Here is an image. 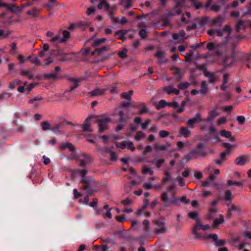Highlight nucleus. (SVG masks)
Segmentation results:
<instances>
[{"mask_svg":"<svg viewBox=\"0 0 251 251\" xmlns=\"http://www.w3.org/2000/svg\"><path fill=\"white\" fill-rule=\"evenodd\" d=\"M110 122V118L106 115H101L98 117L96 122L98 124L99 131L100 132H103L107 129L108 124Z\"/></svg>","mask_w":251,"mask_h":251,"instance_id":"obj_1","label":"nucleus"},{"mask_svg":"<svg viewBox=\"0 0 251 251\" xmlns=\"http://www.w3.org/2000/svg\"><path fill=\"white\" fill-rule=\"evenodd\" d=\"M63 37H61L59 35H56L52 39L49 41L51 43H63L65 42L70 37V32L68 31L64 30L63 31Z\"/></svg>","mask_w":251,"mask_h":251,"instance_id":"obj_2","label":"nucleus"},{"mask_svg":"<svg viewBox=\"0 0 251 251\" xmlns=\"http://www.w3.org/2000/svg\"><path fill=\"white\" fill-rule=\"evenodd\" d=\"M116 146L118 148L124 149L127 148L131 151H134L135 148L133 146V143L131 141H123L121 142H116Z\"/></svg>","mask_w":251,"mask_h":251,"instance_id":"obj_3","label":"nucleus"},{"mask_svg":"<svg viewBox=\"0 0 251 251\" xmlns=\"http://www.w3.org/2000/svg\"><path fill=\"white\" fill-rule=\"evenodd\" d=\"M210 228V226L209 225H203L200 223L197 224L194 227L193 229V233L196 235V238H199L201 237L200 234L198 232V231L200 229L206 230L209 229Z\"/></svg>","mask_w":251,"mask_h":251,"instance_id":"obj_4","label":"nucleus"},{"mask_svg":"<svg viewBox=\"0 0 251 251\" xmlns=\"http://www.w3.org/2000/svg\"><path fill=\"white\" fill-rule=\"evenodd\" d=\"M79 160L80 165L83 167L91 163L93 161V158L90 155L82 154L79 156Z\"/></svg>","mask_w":251,"mask_h":251,"instance_id":"obj_5","label":"nucleus"},{"mask_svg":"<svg viewBox=\"0 0 251 251\" xmlns=\"http://www.w3.org/2000/svg\"><path fill=\"white\" fill-rule=\"evenodd\" d=\"M77 173L79 174L83 178L81 180V182L85 184V185L82 187L83 190H86L89 188L90 181L87 180L84 176L87 173V171L86 169H83L82 170L77 171Z\"/></svg>","mask_w":251,"mask_h":251,"instance_id":"obj_6","label":"nucleus"},{"mask_svg":"<svg viewBox=\"0 0 251 251\" xmlns=\"http://www.w3.org/2000/svg\"><path fill=\"white\" fill-rule=\"evenodd\" d=\"M225 20V17L222 16H219L216 18L210 20L208 24L210 26H213L215 25H217L219 26H221L222 24L223 21Z\"/></svg>","mask_w":251,"mask_h":251,"instance_id":"obj_7","label":"nucleus"},{"mask_svg":"<svg viewBox=\"0 0 251 251\" xmlns=\"http://www.w3.org/2000/svg\"><path fill=\"white\" fill-rule=\"evenodd\" d=\"M108 50V47L103 46L101 48L96 49L94 51L91 52V54L92 55L103 57L105 54V52L107 51Z\"/></svg>","mask_w":251,"mask_h":251,"instance_id":"obj_8","label":"nucleus"},{"mask_svg":"<svg viewBox=\"0 0 251 251\" xmlns=\"http://www.w3.org/2000/svg\"><path fill=\"white\" fill-rule=\"evenodd\" d=\"M227 206H228V208L227 211V217L228 218H230L232 215V212L235 211L237 213H240L241 211V208L240 207L235 205L234 204L229 205V204H227Z\"/></svg>","mask_w":251,"mask_h":251,"instance_id":"obj_9","label":"nucleus"},{"mask_svg":"<svg viewBox=\"0 0 251 251\" xmlns=\"http://www.w3.org/2000/svg\"><path fill=\"white\" fill-rule=\"evenodd\" d=\"M118 115L119 116V121L121 123L119 124L116 128L115 130L117 132L123 129L126 123V120L124 118V113L123 111H120Z\"/></svg>","mask_w":251,"mask_h":251,"instance_id":"obj_10","label":"nucleus"},{"mask_svg":"<svg viewBox=\"0 0 251 251\" xmlns=\"http://www.w3.org/2000/svg\"><path fill=\"white\" fill-rule=\"evenodd\" d=\"M201 114L199 113H198L196 115V116L191 119H189L187 122V125L189 126L190 127L193 128L194 127V125L201 121Z\"/></svg>","mask_w":251,"mask_h":251,"instance_id":"obj_11","label":"nucleus"},{"mask_svg":"<svg viewBox=\"0 0 251 251\" xmlns=\"http://www.w3.org/2000/svg\"><path fill=\"white\" fill-rule=\"evenodd\" d=\"M247 25L251 26V22L249 21L243 22L240 20H238L235 26L236 31L239 32L241 29L244 28Z\"/></svg>","mask_w":251,"mask_h":251,"instance_id":"obj_12","label":"nucleus"},{"mask_svg":"<svg viewBox=\"0 0 251 251\" xmlns=\"http://www.w3.org/2000/svg\"><path fill=\"white\" fill-rule=\"evenodd\" d=\"M163 90L168 94L173 93L176 95H178L179 94V90L175 89L173 85L164 87Z\"/></svg>","mask_w":251,"mask_h":251,"instance_id":"obj_13","label":"nucleus"},{"mask_svg":"<svg viewBox=\"0 0 251 251\" xmlns=\"http://www.w3.org/2000/svg\"><path fill=\"white\" fill-rule=\"evenodd\" d=\"M249 161L248 157L246 155L239 156L235 160V163L238 165H243Z\"/></svg>","mask_w":251,"mask_h":251,"instance_id":"obj_14","label":"nucleus"},{"mask_svg":"<svg viewBox=\"0 0 251 251\" xmlns=\"http://www.w3.org/2000/svg\"><path fill=\"white\" fill-rule=\"evenodd\" d=\"M106 90L104 89H96L88 93L89 96H98L105 94Z\"/></svg>","mask_w":251,"mask_h":251,"instance_id":"obj_15","label":"nucleus"},{"mask_svg":"<svg viewBox=\"0 0 251 251\" xmlns=\"http://www.w3.org/2000/svg\"><path fill=\"white\" fill-rule=\"evenodd\" d=\"M199 153L198 151H193L184 156V159L188 161L191 159H195L198 157Z\"/></svg>","mask_w":251,"mask_h":251,"instance_id":"obj_16","label":"nucleus"},{"mask_svg":"<svg viewBox=\"0 0 251 251\" xmlns=\"http://www.w3.org/2000/svg\"><path fill=\"white\" fill-rule=\"evenodd\" d=\"M156 224L157 227L155 230L156 233H163L166 231L165 224L163 223L160 222H156Z\"/></svg>","mask_w":251,"mask_h":251,"instance_id":"obj_17","label":"nucleus"},{"mask_svg":"<svg viewBox=\"0 0 251 251\" xmlns=\"http://www.w3.org/2000/svg\"><path fill=\"white\" fill-rule=\"evenodd\" d=\"M220 135L223 137L228 138L230 141L233 142L235 140V137L232 135L230 131L222 130L220 131Z\"/></svg>","mask_w":251,"mask_h":251,"instance_id":"obj_18","label":"nucleus"},{"mask_svg":"<svg viewBox=\"0 0 251 251\" xmlns=\"http://www.w3.org/2000/svg\"><path fill=\"white\" fill-rule=\"evenodd\" d=\"M148 202V199L145 200V201H144V205L143 208L139 209L137 211V212H136L137 215H140L141 214H144V215H145V216L146 217H149L150 216V215H151L150 212H144V209H146V207H147Z\"/></svg>","mask_w":251,"mask_h":251,"instance_id":"obj_19","label":"nucleus"},{"mask_svg":"<svg viewBox=\"0 0 251 251\" xmlns=\"http://www.w3.org/2000/svg\"><path fill=\"white\" fill-rule=\"evenodd\" d=\"M219 115V112L218 111V107L211 110L209 112L208 116L207 118V121H210L215 117H217Z\"/></svg>","mask_w":251,"mask_h":251,"instance_id":"obj_20","label":"nucleus"},{"mask_svg":"<svg viewBox=\"0 0 251 251\" xmlns=\"http://www.w3.org/2000/svg\"><path fill=\"white\" fill-rule=\"evenodd\" d=\"M20 75L26 77L29 80L34 79V75L31 71L29 70H23L20 72Z\"/></svg>","mask_w":251,"mask_h":251,"instance_id":"obj_21","label":"nucleus"},{"mask_svg":"<svg viewBox=\"0 0 251 251\" xmlns=\"http://www.w3.org/2000/svg\"><path fill=\"white\" fill-rule=\"evenodd\" d=\"M109 7L106 0H100L98 5V9L100 10L104 8L105 11H108L109 9Z\"/></svg>","mask_w":251,"mask_h":251,"instance_id":"obj_22","label":"nucleus"},{"mask_svg":"<svg viewBox=\"0 0 251 251\" xmlns=\"http://www.w3.org/2000/svg\"><path fill=\"white\" fill-rule=\"evenodd\" d=\"M235 54L233 52L230 56L226 57L224 60V63L226 66L234 64L235 62Z\"/></svg>","mask_w":251,"mask_h":251,"instance_id":"obj_23","label":"nucleus"},{"mask_svg":"<svg viewBox=\"0 0 251 251\" xmlns=\"http://www.w3.org/2000/svg\"><path fill=\"white\" fill-rule=\"evenodd\" d=\"M60 148L62 150H65L66 149H68V150L72 152L75 151V147L71 143L69 142L63 143L60 145Z\"/></svg>","mask_w":251,"mask_h":251,"instance_id":"obj_24","label":"nucleus"},{"mask_svg":"<svg viewBox=\"0 0 251 251\" xmlns=\"http://www.w3.org/2000/svg\"><path fill=\"white\" fill-rule=\"evenodd\" d=\"M91 119V117H88L85 121L84 124L83 125V130L85 132H90L92 129L90 126V121Z\"/></svg>","mask_w":251,"mask_h":251,"instance_id":"obj_25","label":"nucleus"},{"mask_svg":"<svg viewBox=\"0 0 251 251\" xmlns=\"http://www.w3.org/2000/svg\"><path fill=\"white\" fill-rule=\"evenodd\" d=\"M69 80L70 82L72 83V85L70 87V92L73 91L75 89L77 88L78 86V82H79L80 80L79 79H76L74 78H69Z\"/></svg>","mask_w":251,"mask_h":251,"instance_id":"obj_26","label":"nucleus"},{"mask_svg":"<svg viewBox=\"0 0 251 251\" xmlns=\"http://www.w3.org/2000/svg\"><path fill=\"white\" fill-rule=\"evenodd\" d=\"M185 35V32L184 31H181L179 33H176L173 34V38L175 40L183 41L185 39L184 38Z\"/></svg>","mask_w":251,"mask_h":251,"instance_id":"obj_27","label":"nucleus"},{"mask_svg":"<svg viewBox=\"0 0 251 251\" xmlns=\"http://www.w3.org/2000/svg\"><path fill=\"white\" fill-rule=\"evenodd\" d=\"M8 10L12 12H21V8L19 7L16 6L14 4H7L5 7Z\"/></svg>","mask_w":251,"mask_h":251,"instance_id":"obj_28","label":"nucleus"},{"mask_svg":"<svg viewBox=\"0 0 251 251\" xmlns=\"http://www.w3.org/2000/svg\"><path fill=\"white\" fill-rule=\"evenodd\" d=\"M142 173L144 175L149 174L150 176H152L154 174L153 171L151 168L147 166H144L142 169Z\"/></svg>","mask_w":251,"mask_h":251,"instance_id":"obj_29","label":"nucleus"},{"mask_svg":"<svg viewBox=\"0 0 251 251\" xmlns=\"http://www.w3.org/2000/svg\"><path fill=\"white\" fill-rule=\"evenodd\" d=\"M43 98L41 96H37L34 98L29 100V103L33 104L34 106H38L39 104V102L43 100Z\"/></svg>","mask_w":251,"mask_h":251,"instance_id":"obj_30","label":"nucleus"},{"mask_svg":"<svg viewBox=\"0 0 251 251\" xmlns=\"http://www.w3.org/2000/svg\"><path fill=\"white\" fill-rule=\"evenodd\" d=\"M225 220L224 216L223 215H220V217L218 219H216L214 220L213 224L212 226V227L213 228L216 227L219 225H220L223 223H224Z\"/></svg>","mask_w":251,"mask_h":251,"instance_id":"obj_31","label":"nucleus"},{"mask_svg":"<svg viewBox=\"0 0 251 251\" xmlns=\"http://www.w3.org/2000/svg\"><path fill=\"white\" fill-rule=\"evenodd\" d=\"M180 134L185 137H188L190 135V131L188 128L181 127L180 128Z\"/></svg>","mask_w":251,"mask_h":251,"instance_id":"obj_32","label":"nucleus"},{"mask_svg":"<svg viewBox=\"0 0 251 251\" xmlns=\"http://www.w3.org/2000/svg\"><path fill=\"white\" fill-rule=\"evenodd\" d=\"M217 212V208L215 206H211L209 208L207 216L209 218H213Z\"/></svg>","mask_w":251,"mask_h":251,"instance_id":"obj_33","label":"nucleus"},{"mask_svg":"<svg viewBox=\"0 0 251 251\" xmlns=\"http://www.w3.org/2000/svg\"><path fill=\"white\" fill-rule=\"evenodd\" d=\"M205 75L208 77V81L210 83L214 82L216 79V78L215 77V75L214 74L210 73V72H204Z\"/></svg>","mask_w":251,"mask_h":251,"instance_id":"obj_34","label":"nucleus"},{"mask_svg":"<svg viewBox=\"0 0 251 251\" xmlns=\"http://www.w3.org/2000/svg\"><path fill=\"white\" fill-rule=\"evenodd\" d=\"M86 25V23L82 22H79L75 23V24H72L70 25V26L69 27V29L70 30H72L75 28L80 27L82 25Z\"/></svg>","mask_w":251,"mask_h":251,"instance_id":"obj_35","label":"nucleus"},{"mask_svg":"<svg viewBox=\"0 0 251 251\" xmlns=\"http://www.w3.org/2000/svg\"><path fill=\"white\" fill-rule=\"evenodd\" d=\"M42 129L44 131L48 130L51 129L50 125L48 121H44L41 123Z\"/></svg>","mask_w":251,"mask_h":251,"instance_id":"obj_36","label":"nucleus"},{"mask_svg":"<svg viewBox=\"0 0 251 251\" xmlns=\"http://www.w3.org/2000/svg\"><path fill=\"white\" fill-rule=\"evenodd\" d=\"M120 4L122 5L126 8H129L132 5L131 0H121Z\"/></svg>","mask_w":251,"mask_h":251,"instance_id":"obj_37","label":"nucleus"},{"mask_svg":"<svg viewBox=\"0 0 251 251\" xmlns=\"http://www.w3.org/2000/svg\"><path fill=\"white\" fill-rule=\"evenodd\" d=\"M29 58L30 59V62L33 64H34L36 65H40L41 64L38 58L34 55L29 56Z\"/></svg>","mask_w":251,"mask_h":251,"instance_id":"obj_38","label":"nucleus"},{"mask_svg":"<svg viewBox=\"0 0 251 251\" xmlns=\"http://www.w3.org/2000/svg\"><path fill=\"white\" fill-rule=\"evenodd\" d=\"M145 136L146 135L144 132L142 131H138L135 136L134 139L136 141H139L140 140L144 138Z\"/></svg>","mask_w":251,"mask_h":251,"instance_id":"obj_39","label":"nucleus"},{"mask_svg":"<svg viewBox=\"0 0 251 251\" xmlns=\"http://www.w3.org/2000/svg\"><path fill=\"white\" fill-rule=\"evenodd\" d=\"M125 34V33L123 31L120 30L117 31L115 33V35L117 38L121 39L122 40H124L125 39V37L124 36Z\"/></svg>","mask_w":251,"mask_h":251,"instance_id":"obj_40","label":"nucleus"},{"mask_svg":"<svg viewBox=\"0 0 251 251\" xmlns=\"http://www.w3.org/2000/svg\"><path fill=\"white\" fill-rule=\"evenodd\" d=\"M21 82V81L20 80L17 79H14L12 82L9 83V87L13 89L15 87L16 85H19Z\"/></svg>","mask_w":251,"mask_h":251,"instance_id":"obj_41","label":"nucleus"},{"mask_svg":"<svg viewBox=\"0 0 251 251\" xmlns=\"http://www.w3.org/2000/svg\"><path fill=\"white\" fill-rule=\"evenodd\" d=\"M164 175L165 176V177L162 179L163 183H166L167 182L170 180L171 177V173L168 170H166L164 171Z\"/></svg>","mask_w":251,"mask_h":251,"instance_id":"obj_42","label":"nucleus"},{"mask_svg":"<svg viewBox=\"0 0 251 251\" xmlns=\"http://www.w3.org/2000/svg\"><path fill=\"white\" fill-rule=\"evenodd\" d=\"M133 92L132 91H129L127 93H123L121 94V97L127 99L129 100L131 99V96L132 95Z\"/></svg>","mask_w":251,"mask_h":251,"instance_id":"obj_43","label":"nucleus"},{"mask_svg":"<svg viewBox=\"0 0 251 251\" xmlns=\"http://www.w3.org/2000/svg\"><path fill=\"white\" fill-rule=\"evenodd\" d=\"M168 102H167L164 100H160L158 102V103L156 105V108L157 109H160L161 108H163L165 106H167Z\"/></svg>","mask_w":251,"mask_h":251,"instance_id":"obj_44","label":"nucleus"},{"mask_svg":"<svg viewBox=\"0 0 251 251\" xmlns=\"http://www.w3.org/2000/svg\"><path fill=\"white\" fill-rule=\"evenodd\" d=\"M106 39L105 38H102L100 39H98L94 41L93 45L95 46H97L104 43L106 41Z\"/></svg>","mask_w":251,"mask_h":251,"instance_id":"obj_45","label":"nucleus"},{"mask_svg":"<svg viewBox=\"0 0 251 251\" xmlns=\"http://www.w3.org/2000/svg\"><path fill=\"white\" fill-rule=\"evenodd\" d=\"M201 93L202 94H205L207 92V86L206 82L205 81H202L201 82Z\"/></svg>","mask_w":251,"mask_h":251,"instance_id":"obj_46","label":"nucleus"},{"mask_svg":"<svg viewBox=\"0 0 251 251\" xmlns=\"http://www.w3.org/2000/svg\"><path fill=\"white\" fill-rule=\"evenodd\" d=\"M160 198L161 201L164 203H166L169 201L168 196L166 192H163L160 196Z\"/></svg>","mask_w":251,"mask_h":251,"instance_id":"obj_47","label":"nucleus"},{"mask_svg":"<svg viewBox=\"0 0 251 251\" xmlns=\"http://www.w3.org/2000/svg\"><path fill=\"white\" fill-rule=\"evenodd\" d=\"M233 198L231 193L229 190H226L225 192V200L226 201L231 200Z\"/></svg>","mask_w":251,"mask_h":251,"instance_id":"obj_48","label":"nucleus"},{"mask_svg":"<svg viewBox=\"0 0 251 251\" xmlns=\"http://www.w3.org/2000/svg\"><path fill=\"white\" fill-rule=\"evenodd\" d=\"M206 238L211 239L215 242L218 239V236L216 234H210L207 235L205 237H203V239Z\"/></svg>","mask_w":251,"mask_h":251,"instance_id":"obj_49","label":"nucleus"},{"mask_svg":"<svg viewBox=\"0 0 251 251\" xmlns=\"http://www.w3.org/2000/svg\"><path fill=\"white\" fill-rule=\"evenodd\" d=\"M188 216L190 218L197 220L198 219V213L197 211L190 212L188 213Z\"/></svg>","mask_w":251,"mask_h":251,"instance_id":"obj_50","label":"nucleus"},{"mask_svg":"<svg viewBox=\"0 0 251 251\" xmlns=\"http://www.w3.org/2000/svg\"><path fill=\"white\" fill-rule=\"evenodd\" d=\"M223 32H226L227 36H229L231 32V27L230 25H226L223 29Z\"/></svg>","mask_w":251,"mask_h":251,"instance_id":"obj_51","label":"nucleus"},{"mask_svg":"<svg viewBox=\"0 0 251 251\" xmlns=\"http://www.w3.org/2000/svg\"><path fill=\"white\" fill-rule=\"evenodd\" d=\"M57 77V75L54 73H49L44 75V77L48 79H55Z\"/></svg>","mask_w":251,"mask_h":251,"instance_id":"obj_52","label":"nucleus"},{"mask_svg":"<svg viewBox=\"0 0 251 251\" xmlns=\"http://www.w3.org/2000/svg\"><path fill=\"white\" fill-rule=\"evenodd\" d=\"M236 119L239 125H243L245 122V118L243 116H238Z\"/></svg>","mask_w":251,"mask_h":251,"instance_id":"obj_53","label":"nucleus"},{"mask_svg":"<svg viewBox=\"0 0 251 251\" xmlns=\"http://www.w3.org/2000/svg\"><path fill=\"white\" fill-rule=\"evenodd\" d=\"M165 160L164 159H159L155 161V164L156 165V167L157 168H159L162 166Z\"/></svg>","mask_w":251,"mask_h":251,"instance_id":"obj_54","label":"nucleus"},{"mask_svg":"<svg viewBox=\"0 0 251 251\" xmlns=\"http://www.w3.org/2000/svg\"><path fill=\"white\" fill-rule=\"evenodd\" d=\"M40 10L38 9L34 8L31 10H29L27 12V14L30 15L35 16L39 13Z\"/></svg>","mask_w":251,"mask_h":251,"instance_id":"obj_55","label":"nucleus"},{"mask_svg":"<svg viewBox=\"0 0 251 251\" xmlns=\"http://www.w3.org/2000/svg\"><path fill=\"white\" fill-rule=\"evenodd\" d=\"M178 202V199L175 195L173 194L172 195V197L169 201V203L171 204H176Z\"/></svg>","mask_w":251,"mask_h":251,"instance_id":"obj_56","label":"nucleus"},{"mask_svg":"<svg viewBox=\"0 0 251 251\" xmlns=\"http://www.w3.org/2000/svg\"><path fill=\"white\" fill-rule=\"evenodd\" d=\"M243 184L242 182H237L236 181H233L231 180H228L227 181V184L229 186L233 185H236L238 186L242 185Z\"/></svg>","mask_w":251,"mask_h":251,"instance_id":"obj_57","label":"nucleus"},{"mask_svg":"<svg viewBox=\"0 0 251 251\" xmlns=\"http://www.w3.org/2000/svg\"><path fill=\"white\" fill-rule=\"evenodd\" d=\"M169 132L166 130H161L159 132V135L161 138H165L169 135Z\"/></svg>","mask_w":251,"mask_h":251,"instance_id":"obj_58","label":"nucleus"},{"mask_svg":"<svg viewBox=\"0 0 251 251\" xmlns=\"http://www.w3.org/2000/svg\"><path fill=\"white\" fill-rule=\"evenodd\" d=\"M151 120L150 119L146 120L144 123L141 124L142 128L144 130L147 129V126L150 125Z\"/></svg>","mask_w":251,"mask_h":251,"instance_id":"obj_59","label":"nucleus"},{"mask_svg":"<svg viewBox=\"0 0 251 251\" xmlns=\"http://www.w3.org/2000/svg\"><path fill=\"white\" fill-rule=\"evenodd\" d=\"M226 240L224 239H221L218 240V239L216 240V241L215 242L214 244L216 246H223L226 244Z\"/></svg>","mask_w":251,"mask_h":251,"instance_id":"obj_60","label":"nucleus"},{"mask_svg":"<svg viewBox=\"0 0 251 251\" xmlns=\"http://www.w3.org/2000/svg\"><path fill=\"white\" fill-rule=\"evenodd\" d=\"M132 202V200L129 198H126V200L121 201V203L124 205H130Z\"/></svg>","mask_w":251,"mask_h":251,"instance_id":"obj_61","label":"nucleus"},{"mask_svg":"<svg viewBox=\"0 0 251 251\" xmlns=\"http://www.w3.org/2000/svg\"><path fill=\"white\" fill-rule=\"evenodd\" d=\"M223 146L226 149V151H229L230 152L231 149L232 148L235 147V146L231 145L230 144L227 143H223Z\"/></svg>","mask_w":251,"mask_h":251,"instance_id":"obj_62","label":"nucleus"},{"mask_svg":"<svg viewBox=\"0 0 251 251\" xmlns=\"http://www.w3.org/2000/svg\"><path fill=\"white\" fill-rule=\"evenodd\" d=\"M229 151H226L221 153L220 158H221L222 159H223V160H225L226 156L229 155Z\"/></svg>","mask_w":251,"mask_h":251,"instance_id":"obj_63","label":"nucleus"},{"mask_svg":"<svg viewBox=\"0 0 251 251\" xmlns=\"http://www.w3.org/2000/svg\"><path fill=\"white\" fill-rule=\"evenodd\" d=\"M247 14H249L251 15V1H250L248 3V5L247 7V12L244 13V15H246Z\"/></svg>","mask_w":251,"mask_h":251,"instance_id":"obj_64","label":"nucleus"}]
</instances>
